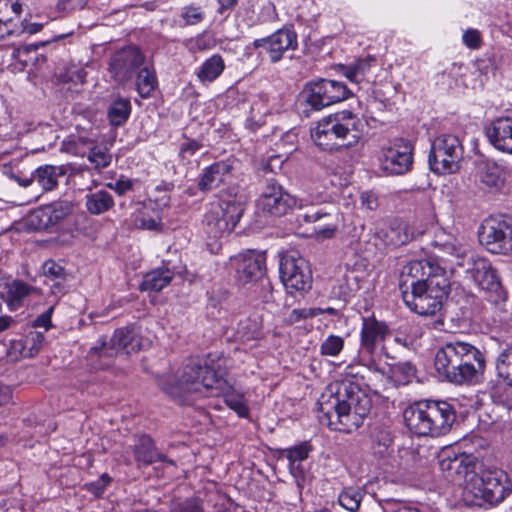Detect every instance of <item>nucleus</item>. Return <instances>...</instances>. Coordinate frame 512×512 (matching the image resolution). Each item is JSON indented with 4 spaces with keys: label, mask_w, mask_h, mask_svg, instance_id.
Wrapping results in <instances>:
<instances>
[{
    "label": "nucleus",
    "mask_w": 512,
    "mask_h": 512,
    "mask_svg": "<svg viewBox=\"0 0 512 512\" xmlns=\"http://www.w3.org/2000/svg\"><path fill=\"white\" fill-rule=\"evenodd\" d=\"M318 409L332 424L335 417L346 433L359 428L371 409L370 397L350 381L330 384L318 399Z\"/></svg>",
    "instance_id": "obj_1"
},
{
    "label": "nucleus",
    "mask_w": 512,
    "mask_h": 512,
    "mask_svg": "<svg viewBox=\"0 0 512 512\" xmlns=\"http://www.w3.org/2000/svg\"><path fill=\"white\" fill-rule=\"evenodd\" d=\"M311 137L324 151H343L356 145L361 139L362 122L351 111L336 112L321 119L311 130Z\"/></svg>",
    "instance_id": "obj_2"
},
{
    "label": "nucleus",
    "mask_w": 512,
    "mask_h": 512,
    "mask_svg": "<svg viewBox=\"0 0 512 512\" xmlns=\"http://www.w3.org/2000/svg\"><path fill=\"white\" fill-rule=\"evenodd\" d=\"M407 428L418 436L446 435L456 420L452 404L443 400H421L408 406L403 413Z\"/></svg>",
    "instance_id": "obj_3"
},
{
    "label": "nucleus",
    "mask_w": 512,
    "mask_h": 512,
    "mask_svg": "<svg viewBox=\"0 0 512 512\" xmlns=\"http://www.w3.org/2000/svg\"><path fill=\"white\" fill-rule=\"evenodd\" d=\"M508 475L501 469H487L472 474L464 487V499L470 505L494 506L502 502L510 492Z\"/></svg>",
    "instance_id": "obj_4"
},
{
    "label": "nucleus",
    "mask_w": 512,
    "mask_h": 512,
    "mask_svg": "<svg viewBox=\"0 0 512 512\" xmlns=\"http://www.w3.org/2000/svg\"><path fill=\"white\" fill-rule=\"evenodd\" d=\"M450 282L446 275H435L427 283L413 285V288L401 291L405 305L421 316L438 313L447 298Z\"/></svg>",
    "instance_id": "obj_5"
},
{
    "label": "nucleus",
    "mask_w": 512,
    "mask_h": 512,
    "mask_svg": "<svg viewBox=\"0 0 512 512\" xmlns=\"http://www.w3.org/2000/svg\"><path fill=\"white\" fill-rule=\"evenodd\" d=\"M177 387L183 392L218 395L225 385V380L213 368L200 358H191L183 365L176 376Z\"/></svg>",
    "instance_id": "obj_6"
},
{
    "label": "nucleus",
    "mask_w": 512,
    "mask_h": 512,
    "mask_svg": "<svg viewBox=\"0 0 512 512\" xmlns=\"http://www.w3.org/2000/svg\"><path fill=\"white\" fill-rule=\"evenodd\" d=\"M244 210V203L236 197L211 203L204 216L206 234L213 239L229 235L240 221Z\"/></svg>",
    "instance_id": "obj_7"
},
{
    "label": "nucleus",
    "mask_w": 512,
    "mask_h": 512,
    "mask_svg": "<svg viewBox=\"0 0 512 512\" xmlns=\"http://www.w3.org/2000/svg\"><path fill=\"white\" fill-rule=\"evenodd\" d=\"M467 274L488 302L499 304L507 299V290L502 284L499 272L488 259H473Z\"/></svg>",
    "instance_id": "obj_8"
},
{
    "label": "nucleus",
    "mask_w": 512,
    "mask_h": 512,
    "mask_svg": "<svg viewBox=\"0 0 512 512\" xmlns=\"http://www.w3.org/2000/svg\"><path fill=\"white\" fill-rule=\"evenodd\" d=\"M464 148L460 139L452 134L436 137L429 152L430 169L437 174L453 173L459 168Z\"/></svg>",
    "instance_id": "obj_9"
},
{
    "label": "nucleus",
    "mask_w": 512,
    "mask_h": 512,
    "mask_svg": "<svg viewBox=\"0 0 512 512\" xmlns=\"http://www.w3.org/2000/svg\"><path fill=\"white\" fill-rule=\"evenodd\" d=\"M306 103L313 110H321L335 103L346 100L351 91L341 81L319 79L306 84L304 88Z\"/></svg>",
    "instance_id": "obj_10"
},
{
    "label": "nucleus",
    "mask_w": 512,
    "mask_h": 512,
    "mask_svg": "<svg viewBox=\"0 0 512 512\" xmlns=\"http://www.w3.org/2000/svg\"><path fill=\"white\" fill-rule=\"evenodd\" d=\"M280 278L289 292L307 291L312 285V272L308 262L297 252L284 255L279 265Z\"/></svg>",
    "instance_id": "obj_11"
},
{
    "label": "nucleus",
    "mask_w": 512,
    "mask_h": 512,
    "mask_svg": "<svg viewBox=\"0 0 512 512\" xmlns=\"http://www.w3.org/2000/svg\"><path fill=\"white\" fill-rule=\"evenodd\" d=\"M379 160L385 172L391 175H403L412 168L413 147L405 139H395L382 148Z\"/></svg>",
    "instance_id": "obj_12"
},
{
    "label": "nucleus",
    "mask_w": 512,
    "mask_h": 512,
    "mask_svg": "<svg viewBox=\"0 0 512 512\" xmlns=\"http://www.w3.org/2000/svg\"><path fill=\"white\" fill-rule=\"evenodd\" d=\"M149 344L148 339L143 338L133 329L121 328L114 332L109 344L102 342L100 347L91 348V352L98 353L99 356H113L119 353L130 355L145 349Z\"/></svg>",
    "instance_id": "obj_13"
},
{
    "label": "nucleus",
    "mask_w": 512,
    "mask_h": 512,
    "mask_svg": "<svg viewBox=\"0 0 512 512\" xmlns=\"http://www.w3.org/2000/svg\"><path fill=\"white\" fill-rule=\"evenodd\" d=\"M235 278L241 285L257 283L266 276V256L263 252L248 250L230 259Z\"/></svg>",
    "instance_id": "obj_14"
},
{
    "label": "nucleus",
    "mask_w": 512,
    "mask_h": 512,
    "mask_svg": "<svg viewBox=\"0 0 512 512\" xmlns=\"http://www.w3.org/2000/svg\"><path fill=\"white\" fill-rule=\"evenodd\" d=\"M296 205L297 199L274 179L267 180L266 186L258 199L259 209L272 216L286 215Z\"/></svg>",
    "instance_id": "obj_15"
},
{
    "label": "nucleus",
    "mask_w": 512,
    "mask_h": 512,
    "mask_svg": "<svg viewBox=\"0 0 512 512\" xmlns=\"http://www.w3.org/2000/svg\"><path fill=\"white\" fill-rule=\"evenodd\" d=\"M145 63V57L136 46H127L116 51L110 58L109 71L120 82L131 79Z\"/></svg>",
    "instance_id": "obj_16"
},
{
    "label": "nucleus",
    "mask_w": 512,
    "mask_h": 512,
    "mask_svg": "<svg viewBox=\"0 0 512 512\" xmlns=\"http://www.w3.org/2000/svg\"><path fill=\"white\" fill-rule=\"evenodd\" d=\"M255 49L263 48L269 55L272 63L279 62L287 51H294L298 47V37L294 30L281 28L268 37L255 39Z\"/></svg>",
    "instance_id": "obj_17"
},
{
    "label": "nucleus",
    "mask_w": 512,
    "mask_h": 512,
    "mask_svg": "<svg viewBox=\"0 0 512 512\" xmlns=\"http://www.w3.org/2000/svg\"><path fill=\"white\" fill-rule=\"evenodd\" d=\"M435 369L443 379L450 383L456 385L472 384L477 383L484 375L486 359L480 358L473 361L459 362Z\"/></svg>",
    "instance_id": "obj_18"
},
{
    "label": "nucleus",
    "mask_w": 512,
    "mask_h": 512,
    "mask_svg": "<svg viewBox=\"0 0 512 512\" xmlns=\"http://www.w3.org/2000/svg\"><path fill=\"white\" fill-rule=\"evenodd\" d=\"M74 205L69 200H58L36 209L30 217L32 225L38 230L52 231L72 212Z\"/></svg>",
    "instance_id": "obj_19"
},
{
    "label": "nucleus",
    "mask_w": 512,
    "mask_h": 512,
    "mask_svg": "<svg viewBox=\"0 0 512 512\" xmlns=\"http://www.w3.org/2000/svg\"><path fill=\"white\" fill-rule=\"evenodd\" d=\"M480 358H485V356L477 347L468 342L455 340L445 343L438 349L434 365L435 368H443V366Z\"/></svg>",
    "instance_id": "obj_20"
},
{
    "label": "nucleus",
    "mask_w": 512,
    "mask_h": 512,
    "mask_svg": "<svg viewBox=\"0 0 512 512\" xmlns=\"http://www.w3.org/2000/svg\"><path fill=\"white\" fill-rule=\"evenodd\" d=\"M303 219L314 224V233L318 240L333 238L343 222L342 213L334 205L305 213Z\"/></svg>",
    "instance_id": "obj_21"
},
{
    "label": "nucleus",
    "mask_w": 512,
    "mask_h": 512,
    "mask_svg": "<svg viewBox=\"0 0 512 512\" xmlns=\"http://www.w3.org/2000/svg\"><path fill=\"white\" fill-rule=\"evenodd\" d=\"M481 229L479 238L488 251L494 254H508L512 251L507 220L487 221Z\"/></svg>",
    "instance_id": "obj_22"
},
{
    "label": "nucleus",
    "mask_w": 512,
    "mask_h": 512,
    "mask_svg": "<svg viewBox=\"0 0 512 512\" xmlns=\"http://www.w3.org/2000/svg\"><path fill=\"white\" fill-rule=\"evenodd\" d=\"M435 275H446V271L429 260H414L407 263L401 271L399 287L403 291L419 283H427Z\"/></svg>",
    "instance_id": "obj_23"
},
{
    "label": "nucleus",
    "mask_w": 512,
    "mask_h": 512,
    "mask_svg": "<svg viewBox=\"0 0 512 512\" xmlns=\"http://www.w3.org/2000/svg\"><path fill=\"white\" fill-rule=\"evenodd\" d=\"M131 449L138 466H149L156 462H166L170 465H175L174 460L168 459L165 454L157 449L153 439L149 435L143 434L136 436Z\"/></svg>",
    "instance_id": "obj_24"
},
{
    "label": "nucleus",
    "mask_w": 512,
    "mask_h": 512,
    "mask_svg": "<svg viewBox=\"0 0 512 512\" xmlns=\"http://www.w3.org/2000/svg\"><path fill=\"white\" fill-rule=\"evenodd\" d=\"M489 142L499 151L512 154V117H499L486 128Z\"/></svg>",
    "instance_id": "obj_25"
},
{
    "label": "nucleus",
    "mask_w": 512,
    "mask_h": 512,
    "mask_svg": "<svg viewBox=\"0 0 512 512\" xmlns=\"http://www.w3.org/2000/svg\"><path fill=\"white\" fill-rule=\"evenodd\" d=\"M236 162L235 159L228 158L206 167L198 182V189L206 192L217 188L232 173Z\"/></svg>",
    "instance_id": "obj_26"
},
{
    "label": "nucleus",
    "mask_w": 512,
    "mask_h": 512,
    "mask_svg": "<svg viewBox=\"0 0 512 512\" xmlns=\"http://www.w3.org/2000/svg\"><path fill=\"white\" fill-rule=\"evenodd\" d=\"M389 334L388 326L376 320L374 317H365L362 321L361 328V349L368 354H373L377 344L384 341Z\"/></svg>",
    "instance_id": "obj_27"
},
{
    "label": "nucleus",
    "mask_w": 512,
    "mask_h": 512,
    "mask_svg": "<svg viewBox=\"0 0 512 512\" xmlns=\"http://www.w3.org/2000/svg\"><path fill=\"white\" fill-rule=\"evenodd\" d=\"M36 289L22 280L15 279L4 285L2 300L11 311L19 309L24 300Z\"/></svg>",
    "instance_id": "obj_28"
},
{
    "label": "nucleus",
    "mask_w": 512,
    "mask_h": 512,
    "mask_svg": "<svg viewBox=\"0 0 512 512\" xmlns=\"http://www.w3.org/2000/svg\"><path fill=\"white\" fill-rule=\"evenodd\" d=\"M66 173L67 169L63 165L55 166L46 164L39 166L33 172V177L43 192H49L56 189L59 177L65 176Z\"/></svg>",
    "instance_id": "obj_29"
},
{
    "label": "nucleus",
    "mask_w": 512,
    "mask_h": 512,
    "mask_svg": "<svg viewBox=\"0 0 512 512\" xmlns=\"http://www.w3.org/2000/svg\"><path fill=\"white\" fill-rule=\"evenodd\" d=\"M173 276L174 273L166 267L156 268L144 275L140 290L159 292L170 284Z\"/></svg>",
    "instance_id": "obj_30"
},
{
    "label": "nucleus",
    "mask_w": 512,
    "mask_h": 512,
    "mask_svg": "<svg viewBox=\"0 0 512 512\" xmlns=\"http://www.w3.org/2000/svg\"><path fill=\"white\" fill-rule=\"evenodd\" d=\"M114 198L106 190L90 192L85 196L86 210L92 215L103 214L114 207Z\"/></svg>",
    "instance_id": "obj_31"
},
{
    "label": "nucleus",
    "mask_w": 512,
    "mask_h": 512,
    "mask_svg": "<svg viewBox=\"0 0 512 512\" xmlns=\"http://www.w3.org/2000/svg\"><path fill=\"white\" fill-rule=\"evenodd\" d=\"M224 69L223 57L220 54H213L201 64L196 76L201 83H211L223 73Z\"/></svg>",
    "instance_id": "obj_32"
},
{
    "label": "nucleus",
    "mask_w": 512,
    "mask_h": 512,
    "mask_svg": "<svg viewBox=\"0 0 512 512\" xmlns=\"http://www.w3.org/2000/svg\"><path fill=\"white\" fill-rule=\"evenodd\" d=\"M478 177L487 188H499L503 184L502 169L491 160L478 163Z\"/></svg>",
    "instance_id": "obj_33"
},
{
    "label": "nucleus",
    "mask_w": 512,
    "mask_h": 512,
    "mask_svg": "<svg viewBox=\"0 0 512 512\" xmlns=\"http://www.w3.org/2000/svg\"><path fill=\"white\" fill-rule=\"evenodd\" d=\"M42 274L54 282L52 292H63V283L67 280L68 273L63 265L53 259H48L42 264Z\"/></svg>",
    "instance_id": "obj_34"
},
{
    "label": "nucleus",
    "mask_w": 512,
    "mask_h": 512,
    "mask_svg": "<svg viewBox=\"0 0 512 512\" xmlns=\"http://www.w3.org/2000/svg\"><path fill=\"white\" fill-rule=\"evenodd\" d=\"M382 237L385 244L392 247L404 245L410 240L407 225L400 221H392L382 230Z\"/></svg>",
    "instance_id": "obj_35"
},
{
    "label": "nucleus",
    "mask_w": 512,
    "mask_h": 512,
    "mask_svg": "<svg viewBox=\"0 0 512 512\" xmlns=\"http://www.w3.org/2000/svg\"><path fill=\"white\" fill-rule=\"evenodd\" d=\"M131 103L129 99L117 98L115 99L107 112L109 123L114 127L122 126L128 120L131 114Z\"/></svg>",
    "instance_id": "obj_36"
},
{
    "label": "nucleus",
    "mask_w": 512,
    "mask_h": 512,
    "mask_svg": "<svg viewBox=\"0 0 512 512\" xmlns=\"http://www.w3.org/2000/svg\"><path fill=\"white\" fill-rule=\"evenodd\" d=\"M497 376L512 386V344H507L495 359Z\"/></svg>",
    "instance_id": "obj_37"
},
{
    "label": "nucleus",
    "mask_w": 512,
    "mask_h": 512,
    "mask_svg": "<svg viewBox=\"0 0 512 512\" xmlns=\"http://www.w3.org/2000/svg\"><path fill=\"white\" fill-rule=\"evenodd\" d=\"M136 74L137 92L142 98L150 97L157 85L155 72L144 63V65L140 67Z\"/></svg>",
    "instance_id": "obj_38"
},
{
    "label": "nucleus",
    "mask_w": 512,
    "mask_h": 512,
    "mask_svg": "<svg viewBox=\"0 0 512 512\" xmlns=\"http://www.w3.org/2000/svg\"><path fill=\"white\" fill-rule=\"evenodd\" d=\"M375 61V58L372 56H367L365 58L358 59L349 66H344L342 73L351 82L359 83L370 71Z\"/></svg>",
    "instance_id": "obj_39"
},
{
    "label": "nucleus",
    "mask_w": 512,
    "mask_h": 512,
    "mask_svg": "<svg viewBox=\"0 0 512 512\" xmlns=\"http://www.w3.org/2000/svg\"><path fill=\"white\" fill-rule=\"evenodd\" d=\"M393 443L391 433L387 430H378L372 434V451L379 458H384L390 453Z\"/></svg>",
    "instance_id": "obj_40"
},
{
    "label": "nucleus",
    "mask_w": 512,
    "mask_h": 512,
    "mask_svg": "<svg viewBox=\"0 0 512 512\" xmlns=\"http://www.w3.org/2000/svg\"><path fill=\"white\" fill-rule=\"evenodd\" d=\"M466 456L464 454H454L453 457L447 455L439 461L442 471L447 472L448 476L461 475L466 470Z\"/></svg>",
    "instance_id": "obj_41"
},
{
    "label": "nucleus",
    "mask_w": 512,
    "mask_h": 512,
    "mask_svg": "<svg viewBox=\"0 0 512 512\" xmlns=\"http://www.w3.org/2000/svg\"><path fill=\"white\" fill-rule=\"evenodd\" d=\"M87 158L97 170L108 167L112 161V155L104 145H94L89 150Z\"/></svg>",
    "instance_id": "obj_42"
},
{
    "label": "nucleus",
    "mask_w": 512,
    "mask_h": 512,
    "mask_svg": "<svg viewBox=\"0 0 512 512\" xmlns=\"http://www.w3.org/2000/svg\"><path fill=\"white\" fill-rule=\"evenodd\" d=\"M22 5L18 0H0V22L14 27L13 19L20 15Z\"/></svg>",
    "instance_id": "obj_43"
},
{
    "label": "nucleus",
    "mask_w": 512,
    "mask_h": 512,
    "mask_svg": "<svg viewBox=\"0 0 512 512\" xmlns=\"http://www.w3.org/2000/svg\"><path fill=\"white\" fill-rule=\"evenodd\" d=\"M344 348V339L341 336L331 334L320 346V353L323 356H338Z\"/></svg>",
    "instance_id": "obj_44"
},
{
    "label": "nucleus",
    "mask_w": 512,
    "mask_h": 512,
    "mask_svg": "<svg viewBox=\"0 0 512 512\" xmlns=\"http://www.w3.org/2000/svg\"><path fill=\"white\" fill-rule=\"evenodd\" d=\"M169 512H205V509L202 499L193 497L174 502Z\"/></svg>",
    "instance_id": "obj_45"
},
{
    "label": "nucleus",
    "mask_w": 512,
    "mask_h": 512,
    "mask_svg": "<svg viewBox=\"0 0 512 512\" xmlns=\"http://www.w3.org/2000/svg\"><path fill=\"white\" fill-rule=\"evenodd\" d=\"M338 500L343 508L354 512L358 510L360 506L361 493L354 489H346L340 493Z\"/></svg>",
    "instance_id": "obj_46"
},
{
    "label": "nucleus",
    "mask_w": 512,
    "mask_h": 512,
    "mask_svg": "<svg viewBox=\"0 0 512 512\" xmlns=\"http://www.w3.org/2000/svg\"><path fill=\"white\" fill-rule=\"evenodd\" d=\"M442 252L447 256H453L457 259H463L466 257L467 248L462 245L458 240L447 241L444 243L436 244Z\"/></svg>",
    "instance_id": "obj_47"
},
{
    "label": "nucleus",
    "mask_w": 512,
    "mask_h": 512,
    "mask_svg": "<svg viewBox=\"0 0 512 512\" xmlns=\"http://www.w3.org/2000/svg\"><path fill=\"white\" fill-rule=\"evenodd\" d=\"M312 446L308 442H302L299 445L287 448L285 450L289 462H302L308 458Z\"/></svg>",
    "instance_id": "obj_48"
},
{
    "label": "nucleus",
    "mask_w": 512,
    "mask_h": 512,
    "mask_svg": "<svg viewBox=\"0 0 512 512\" xmlns=\"http://www.w3.org/2000/svg\"><path fill=\"white\" fill-rule=\"evenodd\" d=\"M181 18L186 25H196L204 19V11L201 6L188 5L182 8Z\"/></svg>",
    "instance_id": "obj_49"
},
{
    "label": "nucleus",
    "mask_w": 512,
    "mask_h": 512,
    "mask_svg": "<svg viewBox=\"0 0 512 512\" xmlns=\"http://www.w3.org/2000/svg\"><path fill=\"white\" fill-rule=\"evenodd\" d=\"M203 148V143L196 139L186 138V141L181 143L179 148V156L182 160L190 162L196 152Z\"/></svg>",
    "instance_id": "obj_50"
},
{
    "label": "nucleus",
    "mask_w": 512,
    "mask_h": 512,
    "mask_svg": "<svg viewBox=\"0 0 512 512\" xmlns=\"http://www.w3.org/2000/svg\"><path fill=\"white\" fill-rule=\"evenodd\" d=\"M225 403L229 408L234 410L240 417H246L249 409L244 403L243 397L235 394H227L225 396Z\"/></svg>",
    "instance_id": "obj_51"
},
{
    "label": "nucleus",
    "mask_w": 512,
    "mask_h": 512,
    "mask_svg": "<svg viewBox=\"0 0 512 512\" xmlns=\"http://www.w3.org/2000/svg\"><path fill=\"white\" fill-rule=\"evenodd\" d=\"M319 310H315V308H296L291 311L287 318V322L289 324H294L300 322L301 320L310 319L317 317L320 315Z\"/></svg>",
    "instance_id": "obj_52"
},
{
    "label": "nucleus",
    "mask_w": 512,
    "mask_h": 512,
    "mask_svg": "<svg viewBox=\"0 0 512 512\" xmlns=\"http://www.w3.org/2000/svg\"><path fill=\"white\" fill-rule=\"evenodd\" d=\"M257 283L260 286L259 297L261 298L262 302L265 304L274 303V289L269 278L265 276Z\"/></svg>",
    "instance_id": "obj_53"
},
{
    "label": "nucleus",
    "mask_w": 512,
    "mask_h": 512,
    "mask_svg": "<svg viewBox=\"0 0 512 512\" xmlns=\"http://www.w3.org/2000/svg\"><path fill=\"white\" fill-rule=\"evenodd\" d=\"M241 328L248 330L243 332V336L247 339H257L262 334V327L257 319H247L245 322L241 323Z\"/></svg>",
    "instance_id": "obj_54"
},
{
    "label": "nucleus",
    "mask_w": 512,
    "mask_h": 512,
    "mask_svg": "<svg viewBox=\"0 0 512 512\" xmlns=\"http://www.w3.org/2000/svg\"><path fill=\"white\" fill-rule=\"evenodd\" d=\"M393 372L395 375H401V381L408 383L412 378L415 377L416 369L410 362H399L394 368Z\"/></svg>",
    "instance_id": "obj_55"
},
{
    "label": "nucleus",
    "mask_w": 512,
    "mask_h": 512,
    "mask_svg": "<svg viewBox=\"0 0 512 512\" xmlns=\"http://www.w3.org/2000/svg\"><path fill=\"white\" fill-rule=\"evenodd\" d=\"M110 481L111 478L107 474H103L98 480L86 484V488L94 496L100 497L104 493Z\"/></svg>",
    "instance_id": "obj_56"
},
{
    "label": "nucleus",
    "mask_w": 512,
    "mask_h": 512,
    "mask_svg": "<svg viewBox=\"0 0 512 512\" xmlns=\"http://www.w3.org/2000/svg\"><path fill=\"white\" fill-rule=\"evenodd\" d=\"M134 183L131 179L121 176L114 183H108L107 187L113 189L119 196L124 195L133 189Z\"/></svg>",
    "instance_id": "obj_57"
},
{
    "label": "nucleus",
    "mask_w": 512,
    "mask_h": 512,
    "mask_svg": "<svg viewBox=\"0 0 512 512\" xmlns=\"http://www.w3.org/2000/svg\"><path fill=\"white\" fill-rule=\"evenodd\" d=\"M463 43L470 49H477L481 45V35L476 29H467L462 36Z\"/></svg>",
    "instance_id": "obj_58"
},
{
    "label": "nucleus",
    "mask_w": 512,
    "mask_h": 512,
    "mask_svg": "<svg viewBox=\"0 0 512 512\" xmlns=\"http://www.w3.org/2000/svg\"><path fill=\"white\" fill-rule=\"evenodd\" d=\"M54 311V306H51L47 311L37 316L32 322V326L34 328H44L45 331H48L52 327V314Z\"/></svg>",
    "instance_id": "obj_59"
},
{
    "label": "nucleus",
    "mask_w": 512,
    "mask_h": 512,
    "mask_svg": "<svg viewBox=\"0 0 512 512\" xmlns=\"http://www.w3.org/2000/svg\"><path fill=\"white\" fill-rule=\"evenodd\" d=\"M136 224L138 227L147 230H157L160 226L156 219L146 213H142L137 217Z\"/></svg>",
    "instance_id": "obj_60"
},
{
    "label": "nucleus",
    "mask_w": 512,
    "mask_h": 512,
    "mask_svg": "<svg viewBox=\"0 0 512 512\" xmlns=\"http://www.w3.org/2000/svg\"><path fill=\"white\" fill-rule=\"evenodd\" d=\"M289 471L296 480L298 488L303 489V482L305 479V471L300 462H289Z\"/></svg>",
    "instance_id": "obj_61"
},
{
    "label": "nucleus",
    "mask_w": 512,
    "mask_h": 512,
    "mask_svg": "<svg viewBox=\"0 0 512 512\" xmlns=\"http://www.w3.org/2000/svg\"><path fill=\"white\" fill-rule=\"evenodd\" d=\"M46 42L34 43V44H26L20 47H17L13 50L12 56L15 59L22 61V54H28L31 51H36L39 47L43 46Z\"/></svg>",
    "instance_id": "obj_62"
},
{
    "label": "nucleus",
    "mask_w": 512,
    "mask_h": 512,
    "mask_svg": "<svg viewBox=\"0 0 512 512\" xmlns=\"http://www.w3.org/2000/svg\"><path fill=\"white\" fill-rule=\"evenodd\" d=\"M361 205L368 210H375L378 207L377 197L368 191L361 193L360 195Z\"/></svg>",
    "instance_id": "obj_63"
},
{
    "label": "nucleus",
    "mask_w": 512,
    "mask_h": 512,
    "mask_svg": "<svg viewBox=\"0 0 512 512\" xmlns=\"http://www.w3.org/2000/svg\"><path fill=\"white\" fill-rule=\"evenodd\" d=\"M13 28L19 29V31L16 35H19L20 33L35 34L43 28V25L40 23L21 22L20 26L15 25Z\"/></svg>",
    "instance_id": "obj_64"
}]
</instances>
